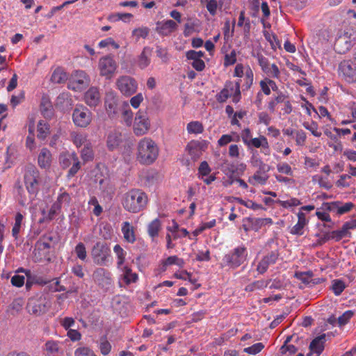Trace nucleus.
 I'll list each match as a JSON object with an SVG mask.
<instances>
[{"mask_svg": "<svg viewBox=\"0 0 356 356\" xmlns=\"http://www.w3.org/2000/svg\"><path fill=\"white\" fill-rule=\"evenodd\" d=\"M338 204L339 205H337V216H341L345 213H348L355 207V204L351 202L343 203L341 201H338Z\"/></svg>", "mask_w": 356, "mask_h": 356, "instance_id": "37998d69", "label": "nucleus"}, {"mask_svg": "<svg viewBox=\"0 0 356 356\" xmlns=\"http://www.w3.org/2000/svg\"><path fill=\"white\" fill-rule=\"evenodd\" d=\"M264 348V345L261 342H258L251 346L245 348L243 352L250 355H256L260 353Z\"/></svg>", "mask_w": 356, "mask_h": 356, "instance_id": "4d7b16f0", "label": "nucleus"}, {"mask_svg": "<svg viewBox=\"0 0 356 356\" xmlns=\"http://www.w3.org/2000/svg\"><path fill=\"white\" fill-rule=\"evenodd\" d=\"M250 163L251 165L257 168V170L260 171H269L270 170V166L266 164L262 159L259 157V154L257 152L255 153H253L252 156L250 159Z\"/></svg>", "mask_w": 356, "mask_h": 356, "instance_id": "72a5a7b5", "label": "nucleus"}, {"mask_svg": "<svg viewBox=\"0 0 356 356\" xmlns=\"http://www.w3.org/2000/svg\"><path fill=\"white\" fill-rule=\"evenodd\" d=\"M123 143L122 133L116 129L110 130L106 136V145L109 151L118 149Z\"/></svg>", "mask_w": 356, "mask_h": 356, "instance_id": "a211bd4d", "label": "nucleus"}, {"mask_svg": "<svg viewBox=\"0 0 356 356\" xmlns=\"http://www.w3.org/2000/svg\"><path fill=\"white\" fill-rule=\"evenodd\" d=\"M40 111L44 118H51L53 115V106L47 98L43 97L42 99Z\"/></svg>", "mask_w": 356, "mask_h": 356, "instance_id": "ea45409f", "label": "nucleus"}, {"mask_svg": "<svg viewBox=\"0 0 356 356\" xmlns=\"http://www.w3.org/2000/svg\"><path fill=\"white\" fill-rule=\"evenodd\" d=\"M71 202V197L69 193L65 191L61 192L56 201L52 204L50 208L49 215L51 218L57 215L63 207H68Z\"/></svg>", "mask_w": 356, "mask_h": 356, "instance_id": "f3484780", "label": "nucleus"}, {"mask_svg": "<svg viewBox=\"0 0 356 356\" xmlns=\"http://www.w3.org/2000/svg\"><path fill=\"white\" fill-rule=\"evenodd\" d=\"M116 106H117V101L114 98V97H111L109 98L106 97L105 100V107L107 113L111 115L112 113H115L116 112Z\"/></svg>", "mask_w": 356, "mask_h": 356, "instance_id": "864d4df0", "label": "nucleus"}, {"mask_svg": "<svg viewBox=\"0 0 356 356\" xmlns=\"http://www.w3.org/2000/svg\"><path fill=\"white\" fill-rule=\"evenodd\" d=\"M148 202L147 195L140 189H131L125 193L122 199L123 208L133 213L143 211Z\"/></svg>", "mask_w": 356, "mask_h": 356, "instance_id": "f03ea898", "label": "nucleus"}, {"mask_svg": "<svg viewBox=\"0 0 356 356\" xmlns=\"http://www.w3.org/2000/svg\"><path fill=\"white\" fill-rule=\"evenodd\" d=\"M88 204L94 206L92 212L96 216H99L102 213V207L100 206L97 199L95 196L90 197Z\"/></svg>", "mask_w": 356, "mask_h": 356, "instance_id": "338daca9", "label": "nucleus"}, {"mask_svg": "<svg viewBox=\"0 0 356 356\" xmlns=\"http://www.w3.org/2000/svg\"><path fill=\"white\" fill-rule=\"evenodd\" d=\"M278 259V254L275 252H270L266 256H264L261 261L259 262L257 270L259 274L265 273L269 266L276 263Z\"/></svg>", "mask_w": 356, "mask_h": 356, "instance_id": "aec40b11", "label": "nucleus"}, {"mask_svg": "<svg viewBox=\"0 0 356 356\" xmlns=\"http://www.w3.org/2000/svg\"><path fill=\"white\" fill-rule=\"evenodd\" d=\"M113 252L116 255L118 268H122V266H125L124 263L127 254V252L118 244L114 246Z\"/></svg>", "mask_w": 356, "mask_h": 356, "instance_id": "4c0bfd02", "label": "nucleus"}, {"mask_svg": "<svg viewBox=\"0 0 356 356\" xmlns=\"http://www.w3.org/2000/svg\"><path fill=\"white\" fill-rule=\"evenodd\" d=\"M156 54L157 57L161 60L162 63H167L170 60V56L167 48L158 45L156 46Z\"/></svg>", "mask_w": 356, "mask_h": 356, "instance_id": "3c124183", "label": "nucleus"}, {"mask_svg": "<svg viewBox=\"0 0 356 356\" xmlns=\"http://www.w3.org/2000/svg\"><path fill=\"white\" fill-rule=\"evenodd\" d=\"M136 159L140 163L152 164L158 158L159 148L151 138L145 137L137 144Z\"/></svg>", "mask_w": 356, "mask_h": 356, "instance_id": "f257e3e1", "label": "nucleus"}, {"mask_svg": "<svg viewBox=\"0 0 356 356\" xmlns=\"http://www.w3.org/2000/svg\"><path fill=\"white\" fill-rule=\"evenodd\" d=\"M276 202L278 204H280L281 207H282L283 208H286V209L297 207V206L301 204L300 200H299L298 199H297L296 197H292L287 200H276Z\"/></svg>", "mask_w": 356, "mask_h": 356, "instance_id": "8fccbe9b", "label": "nucleus"}, {"mask_svg": "<svg viewBox=\"0 0 356 356\" xmlns=\"http://www.w3.org/2000/svg\"><path fill=\"white\" fill-rule=\"evenodd\" d=\"M49 307V304L45 298L33 299L29 300L27 309L29 314L40 316L45 314Z\"/></svg>", "mask_w": 356, "mask_h": 356, "instance_id": "dca6fc26", "label": "nucleus"}, {"mask_svg": "<svg viewBox=\"0 0 356 356\" xmlns=\"http://www.w3.org/2000/svg\"><path fill=\"white\" fill-rule=\"evenodd\" d=\"M186 150L193 160H197L202 154V145L197 141H191L187 145Z\"/></svg>", "mask_w": 356, "mask_h": 356, "instance_id": "c85d7f7f", "label": "nucleus"}, {"mask_svg": "<svg viewBox=\"0 0 356 356\" xmlns=\"http://www.w3.org/2000/svg\"><path fill=\"white\" fill-rule=\"evenodd\" d=\"M185 262L183 259L179 258L177 256H170L165 259L161 261L159 268L161 271L165 272L168 267L171 265H177L180 268L184 267Z\"/></svg>", "mask_w": 356, "mask_h": 356, "instance_id": "b1692460", "label": "nucleus"}, {"mask_svg": "<svg viewBox=\"0 0 356 356\" xmlns=\"http://www.w3.org/2000/svg\"><path fill=\"white\" fill-rule=\"evenodd\" d=\"M70 137L76 147H80L87 143L86 135L83 134L73 131L70 134Z\"/></svg>", "mask_w": 356, "mask_h": 356, "instance_id": "a19ab883", "label": "nucleus"}, {"mask_svg": "<svg viewBox=\"0 0 356 356\" xmlns=\"http://www.w3.org/2000/svg\"><path fill=\"white\" fill-rule=\"evenodd\" d=\"M84 101L90 107L97 106L101 101L99 91L96 87L90 88L84 95Z\"/></svg>", "mask_w": 356, "mask_h": 356, "instance_id": "4be33fe9", "label": "nucleus"}, {"mask_svg": "<svg viewBox=\"0 0 356 356\" xmlns=\"http://www.w3.org/2000/svg\"><path fill=\"white\" fill-rule=\"evenodd\" d=\"M152 53V48L145 47L140 54L138 56L136 64L141 70H144L149 65Z\"/></svg>", "mask_w": 356, "mask_h": 356, "instance_id": "5701e85b", "label": "nucleus"}, {"mask_svg": "<svg viewBox=\"0 0 356 356\" xmlns=\"http://www.w3.org/2000/svg\"><path fill=\"white\" fill-rule=\"evenodd\" d=\"M91 256L95 264L106 265L111 261V250L106 243L98 241L92 248Z\"/></svg>", "mask_w": 356, "mask_h": 356, "instance_id": "0eeeda50", "label": "nucleus"}, {"mask_svg": "<svg viewBox=\"0 0 356 356\" xmlns=\"http://www.w3.org/2000/svg\"><path fill=\"white\" fill-rule=\"evenodd\" d=\"M267 138L264 136H260L258 138H254L251 140L249 145L247 146L248 148L255 147L261 148L264 144V141H266Z\"/></svg>", "mask_w": 356, "mask_h": 356, "instance_id": "69168bd1", "label": "nucleus"}, {"mask_svg": "<svg viewBox=\"0 0 356 356\" xmlns=\"http://www.w3.org/2000/svg\"><path fill=\"white\" fill-rule=\"evenodd\" d=\"M353 314L354 312L351 310L346 311L341 316L337 318V325L341 327L347 324L353 316Z\"/></svg>", "mask_w": 356, "mask_h": 356, "instance_id": "13d9d810", "label": "nucleus"}, {"mask_svg": "<svg viewBox=\"0 0 356 356\" xmlns=\"http://www.w3.org/2000/svg\"><path fill=\"white\" fill-rule=\"evenodd\" d=\"M257 58L261 71L266 75L265 77L277 80L280 79L281 71L275 63H270L269 60L262 54H257Z\"/></svg>", "mask_w": 356, "mask_h": 356, "instance_id": "1a4fd4ad", "label": "nucleus"}, {"mask_svg": "<svg viewBox=\"0 0 356 356\" xmlns=\"http://www.w3.org/2000/svg\"><path fill=\"white\" fill-rule=\"evenodd\" d=\"M75 254L80 260L85 261L87 257V252L85 245L83 243H79L74 248Z\"/></svg>", "mask_w": 356, "mask_h": 356, "instance_id": "6e6d98bb", "label": "nucleus"}, {"mask_svg": "<svg viewBox=\"0 0 356 356\" xmlns=\"http://www.w3.org/2000/svg\"><path fill=\"white\" fill-rule=\"evenodd\" d=\"M346 286L345 282L341 280H333L332 281L331 290L333 291L335 296H340Z\"/></svg>", "mask_w": 356, "mask_h": 356, "instance_id": "c03bdc74", "label": "nucleus"}, {"mask_svg": "<svg viewBox=\"0 0 356 356\" xmlns=\"http://www.w3.org/2000/svg\"><path fill=\"white\" fill-rule=\"evenodd\" d=\"M51 162V154L47 148H42L38 157V163L40 168H48Z\"/></svg>", "mask_w": 356, "mask_h": 356, "instance_id": "bb28decb", "label": "nucleus"}, {"mask_svg": "<svg viewBox=\"0 0 356 356\" xmlns=\"http://www.w3.org/2000/svg\"><path fill=\"white\" fill-rule=\"evenodd\" d=\"M19 271L24 272L26 276V287L29 289L33 284L37 282V275L33 274L29 270L19 269Z\"/></svg>", "mask_w": 356, "mask_h": 356, "instance_id": "5fc2aeb1", "label": "nucleus"}, {"mask_svg": "<svg viewBox=\"0 0 356 356\" xmlns=\"http://www.w3.org/2000/svg\"><path fill=\"white\" fill-rule=\"evenodd\" d=\"M24 218V215L22 213H21L20 212H17L15 214V223H14L13 229H12V236L15 239L18 238L19 234L22 228Z\"/></svg>", "mask_w": 356, "mask_h": 356, "instance_id": "f704fd0d", "label": "nucleus"}, {"mask_svg": "<svg viewBox=\"0 0 356 356\" xmlns=\"http://www.w3.org/2000/svg\"><path fill=\"white\" fill-rule=\"evenodd\" d=\"M337 205H339L338 201L324 202L322 204L320 209L324 210L327 213L332 212L337 214Z\"/></svg>", "mask_w": 356, "mask_h": 356, "instance_id": "e2e57ef3", "label": "nucleus"}, {"mask_svg": "<svg viewBox=\"0 0 356 356\" xmlns=\"http://www.w3.org/2000/svg\"><path fill=\"white\" fill-rule=\"evenodd\" d=\"M122 120L127 126H131L133 122V112L127 105L122 113Z\"/></svg>", "mask_w": 356, "mask_h": 356, "instance_id": "603ef678", "label": "nucleus"}, {"mask_svg": "<svg viewBox=\"0 0 356 356\" xmlns=\"http://www.w3.org/2000/svg\"><path fill=\"white\" fill-rule=\"evenodd\" d=\"M118 68V63L113 56L106 55L99 58L98 69L99 74L106 79L111 78Z\"/></svg>", "mask_w": 356, "mask_h": 356, "instance_id": "9d476101", "label": "nucleus"}, {"mask_svg": "<svg viewBox=\"0 0 356 356\" xmlns=\"http://www.w3.org/2000/svg\"><path fill=\"white\" fill-rule=\"evenodd\" d=\"M325 342V334H323L314 339L310 343L309 348L310 350L319 355L324 349V343Z\"/></svg>", "mask_w": 356, "mask_h": 356, "instance_id": "a878e982", "label": "nucleus"}, {"mask_svg": "<svg viewBox=\"0 0 356 356\" xmlns=\"http://www.w3.org/2000/svg\"><path fill=\"white\" fill-rule=\"evenodd\" d=\"M111 273L102 268H97L92 274L95 282L104 290H108L112 285Z\"/></svg>", "mask_w": 356, "mask_h": 356, "instance_id": "2eb2a0df", "label": "nucleus"}, {"mask_svg": "<svg viewBox=\"0 0 356 356\" xmlns=\"http://www.w3.org/2000/svg\"><path fill=\"white\" fill-rule=\"evenodd\" d=\"M211 171V169L207 161H202L198 168V177L200 179H203V177L209 175Z\"/></svg>", "mask_w": 356, "mask_h": 356, "instance_id": "bf43d9fd", "label": "nucleus"}, {"mask_svg": "<svg viewBox=\"0 0 356 356\" xmlns=\"http://www.w3.org/2000/svg\"><path fill=\"white\" fill-rule=\"evenodd\" d=\"M244 76H245V78H244L243 86L245 87V88L246 90H248L252 86L253 81H254V73L250 66H247L245 67Z\"/></svg>", "mask_w": 356, "mask_h": 356, "instance_id": "de8ad7c7", "label": "nucleus"}, {"mask_svg": "<svg viewBox=\"0 0 356 356\" xmlns=\"http://www.w3.org/2000/svg\"><path fill=\"white\" fill-rule=\"evenodd\" d=\"M246 220L248 224L243 225L246 232L249 230L257 232L264 226V220H261V218H248Z\"/></svg>", "mask_w": 356, "mask_h": 356, "instance_id": "473e14b6", "label": "nucleus"}, {"mask_svg": "<svg viewBox=\"0 0 356 356\" xmlns=\"http://www.w3.org/2000/svg\"><path fill=\"white\" fill-rule=\"evenodd\" d=\"M356 41V30L346 28L337 38L334 42V49L339 54H345L353 47Z\"/></svg>", "mask_w": 356, "mask_h": 356, "instance_id": "20e7f679", "label": "nucleus"}, {"mask_svg": "<svg viewBox=\"0 0 356 356\" xmlns=\"http://www.w3.org/2000/svg\"><path fill=\"white\" fill-rule=\"evenodd\" d=\"M118 88L126 96H131L135 93L138 88L136 80L129 76H120L116 82Z\"/></svg>", "mask_w": 356, "mask_h": 356, "instance_id": "4468645a", "label": "nucleus"}, {"mask_svg": "<svg viewBox=\"0 0 356 356\" xmlns=\"http://www.w3.org/2000/svg\"><path fill=\"white\" fill-rule=\"evenodd\" d=\"M161 229V222L159 218H156L149 223L147 225V233L152 241L159 236Z\"/></svg>", "mask_w": 356, "mask_h": 356, "instance_id": "2f4dec72", "label": "nucleus"}, {"mask_svg": "<svg viewBox=\"0 0 356 356\" xmlns=\"http://www.w3.org/2000/svg\"><path fill=\"white\" fill-rule=\"evenodd\" d=\"M268 172L257 170L252 176L249 177L248 182L253 186L266 184L269 177Z\"/></svg>", "mask_w": 356, "mask_h": 356, "instance_id": "393cba45", "label": "nucleus"}, {"mask_svg": "<svg viewBox=\"0 0 356 356\" xmlns=\"http://www.w3.org/2000/svg\"><path fill=\"white\" fill-rule=\"evenodd\" d=\"M74 124L79 127H88L92 121V113L85 106H76L72 113Z\"/></svg>", "mask_w": 356, "mask_h": 356, "instance_id": "f8f14e48", "label": "nucleus"}, {"mask_svg": "<svg viewBox=\"0 0 356 356\" xmlns=\"http://www.w3.org/2000/svg\"><path fill=\"white\" fill-rule=\"evenodd\" d=\"M45 349L49 353H56L59 351V342L56 341H47L45 343Z\"/></svg>", "mask_w": 356, "mask_h": 356, "instance_id": "0e129e2a", "label": "nucleus"}, {"mask_svg": "<svg viewBox=\"0 0 356 356\" xmlns=\"http://www.w3.org/2000/svg\"><path fill=\"white\" fill-rule=\"evenodd\" d=\"M118 269L122 272V276L127 284L135 283L138 280V275L136 273H134L129 266L125 265L122 266V268H119Z\"/></svg>", "mask_w": 356, "mask_h": 356, "instance_id": "cd10ccee", "label": "nucleus"}, {"mask_svg": "<svg viewBox=\"0 0 356 356\" xmlns=\"http://www.w3.org/2000/svg\"><path fill=\"white\" fill-rule=\"evenodd\" d=\"M270 280H257L245 286V291H253L254 290L257 289H262L268 286V284L270 283Z\"/></svg>", "mask_w": 356, "mask_h": 356, "instance_id": "79ce46f5", "label": "nucleus"}, {"mask_svg": "<svg viewBox=\"0 0 356 356\" xmlns=\"http://www.w3.org/2000/svg\"><path fill=\"white\" fill-rule=\"evenodd\" d=\"M81 159L84 162L92 160L94 154L90 143H86L81 152Z\"/></svg>", "mask_w": 356, "mask_h": 356, "instance_id": "09e8293b", "label": "nucleus"}, {"mask_svg": "<svg viewBox=\"0 0 356 356\" xmlns=\"http://www.w3.org/2000/svg\"><path fill=\"white\" fill-rule=\"evenodd\" d=\"M270 82V78L269 77H264L263 79H261L259 84L261 89V93L264 94L265 95H270L271 94L270 88L268 85V83Z\"/></svg>", "mask_w": 356, "mask_h": 356, "instance_id": "052dcab7", "label": "nucleus"}, {"mask_svg": "<svg viewBox=\"0 0 356 356\" xmlns=\"http://www.w3.org/2000/svg\"><path fill=\"white\" fill-rule=\"evenodd\" d=\"M188 134H199L204 131V127L199 121H192L187 124L186 127Z\"/></svg>", "mask_w": 356, "mask_h": 356, "instance_id": "a18cd8bd", "label": "nucleus"}, {"mask_svg": "<svg viewBox=\"0 0 356 356\" xmlns=\"http://www.w3.org/2000/svg\"><path fill=\"white\" fill-rule=\"evenodd\" d=\"M302 125L306 129L309 130L314 136L320 137L321 136V131L319 130L318 124L316 122H305Z\"/></svg>", "mask_w": 356, "mask_h": 356, "instance_id": "49530a36", "label": "nucleus"}, {"mask_svg": "<svg viewBox=\"0 0 356 356\" xmlns=\"http://www.w3.org/2000/svg\"><path fill=\"white\" fill-rule=\"evenodd\" d=\"M339 76L345 81L356 82V63L350 59L342 60L338 67Z\"/></svg>", "mask_w": 356, "mask_h": 356, "instance_id": "6e6552de", "label": "nucleus"}, {"mask_svg": "<svg viewBox=\"0 0 356 356\" xmlns=\"http://www.w3.org/2000/svg\"><path fill=\"white\" fill-rule=\"evenodd\" d=\"M177 27L178 26L175 21L168 19L158 22L156 23V31L159 35L167 36L175 31L177 29Z\"/></svg>", "mask_w": 356, "mask_h": 356, "instance_id": "6ab92c4d", "label": "nucleus"}, {"mask_svg": "<svg viewBox=\"0 0 356 356\" xmlns=\"http://www.w3.org/2000/svg\"><path fill=\"white\" fill-rule=\"evenodd\" d=\"M298 222L293 226L290 233L293 235L302 236L304 234V229L309 223V219L305 212H298Z\"/></svg>", "mask_w": 356, "mask_h": 356, "instance_id": "412c9836", "label": "nucleus"}, {"mask_svg": "<svg viewBox=\"0 0 356 356\" xmlns=\"http://www.w3.org/2000/svg\"><path fill=\"white\" fill-rule=\"evenodd\" d=\"M330 234L331 240H334L335 241H339L345 237H351V232H348L344 224L340 229L330 232Z\"/></svg>", "mask_w": 356, "mask_h": 356, "instance_id": "c9c22d12", "label": "nucleus"}, {"mask_svg": "<svg viewBox=\"0 0 356 356\" xmlns=\"http://www.w3.org/2000/svg\"><path fill=\"white\" fill-rule=\"evenodd\" d=\"M23 178L24 186L30 198L33 200L38 193L42 184L40 173L35 166L29 165L24 168Z\"/></svg>", "mask_w": 356, "mask_h": 356, "instance_id": "7ed1b4c3", "label": "nucleus"}, {"mask_svg": "<svg viewBox=\"0 0 356 356\" xmlns=\"http://www.w3.org/2000/svg\"><path fill=\"white\" fill-rule=\"evenodd\" d=\"M122 232L125 241L133 243L136 241V236L133 226L129 222H124L122 226Z\"/></svg>", "mask_w": 356, "mask_h": 356, "instance_id": "c756f323", "label": "nucleus"}, {"mask_svg": "<svg viewBox=\"0 0 356 356\" xmlns=\"http://www.w3.org/2000/svg\"><path fill=\"white\" fill-rule=\"evenodd\" d=\"M241 80L237 81L234 84L230 83L225 86V88L230 93V97H233V102L237 103L241 98Z\"/></svg>", "mask_w": 356, "mask_h": 356, "instance_id": "7c9ffc66", "label": "nucleus"}, {"mask_svg": "<svg viewBox=\"0 0 356 356\" xmlns=\"http://www.w3.org/2000/svg\"><path fill=\"white\" fill-rule=\"evenodd\" d=\"M59 162L63 168H67L72 164L67 175L69 179L73 177L81 166L79 157L74 152H65L61 153L59 156Z\"/></svg>", "mask_w": 356, "mask_h": 356, "instance_id": "423d86ee", "label": "nucleus"}, {"mask_svg": "<svg viewBox=\"0 0 356 356\" xmlns=\"http://www.w3.org/2000/svg\"><path fill=\"white\" fill-rule=\"evenodd\" d=\"M37 136L40 139H45L50 134L49 124L45 120H40L37 125Z\"/></svg>", "mask_w": 356, "mask_h": 356, "instance_id": "e433bc0d", "label": "nucleus"}, {"mask_svg": "<svg viewBox=\"0 0 356 356\" xmlns=\"http://www.w3.org/2000/svg\"><path fill=\"white\" fill-rule=\"evenodd\" d=\"M90 83V78L83 70H76L72 74L68 88L74 91L81 90Z\"/></svg>", "mask_w": 356, "mask_h": 356, "instance_id": "ddd939ff", "label": "nucleus"}, {"mask_svg": "<svg viewBox=\"0 0 356 356\" xmlns=\"http://www.w3.org/2000/svg\"><path fill=\"white\" fill-rule=\"evenodd\" d=\"M150 128V121L145 112L138 111L133 124V131L136 136H141L146 134Z\"/></svg>", "mask_w": 356, "mask_h": 356, "instance_id": "9b49d317", "label": "nucleus"}, {"mask_svg": "<svg viewBox=\"0 0 356 356\" xmlns=\"http://www.w3.org/2000/svg\"><path fill=\"white\" fill-rule=\"evenodd\" d=\"M247 257L246 248L243 245L238 246L223 257L222 264L225 266L235 269L246 260Z\"/></svg>", "mask_w": 356, "mask_h": 356, "instance_id": "39448f33", "label": "nucleus"}, {"mask_svg": "<svg viewBox=\"0 0 356 356\" xmlns=\"http://www.w3.org/2000/svg\"><path fill=\"white\" fill-rule=\"evenodd\" d=\"M68 79L67 73L61 67H57L52 73L51 81L55 83H65Z\"/></svg>", "mask_w": 356, "mask_h": 356, "instance_id": "58836bf2", "label": "nucleus"}, {"mask_svg": "<svg viewBox=\"0 0 356 356\" xmlns=\"http://www.w3.org/2000/svg\"><path fill=\"white\" fill-rule=\"evenodd\" d=\"M99 349L102 354L104 355H107L110 353L111 350V345L106 338H102L100 339Z\"/></svg>", "mask_w": 356, "mask_h": 356, "instance_id": "774afa93", "label": "nucleus"}, {"mask_svg": "<svg viewBox=\"0 0 356 356\" xmlns=\"http://www.w3.org/2000/svg\"><path fill=\"white\" fill-rule=\"evenodd\" d=\"M74 356H96V355L90 348L81 346L75 350Z\"/></svg>", "mask_w": 356, "mask_h": 356, "instance_id": "680f3d73", "label": "nucleus"}]
</instances>
